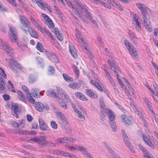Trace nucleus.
Returning a JSON list of instances; mask_svg holds the SVG:
<instances>
[{
	"label": "nucleus",
	"instance_id": "72a5a7b5",
	"mask_svg": "<svg viewBox=\"0 0 158 158\" xmlns=\"http://www.w3.org/2000/svg\"><path fill=\"white\" fill-rule=\"evenodd\" d=\"M56 115L57 118L60 119L62 122V123L66 121L65 116L61 112H57L56 113Z\"/></svg>",
	"mask_w": 158,
	"mask_h": 158
},
{
	"label": "nucleus",
	"instance_id": "ddd939ff",
	"mask_svg": "<svg viewBox=\"0 0 158 158\" xmlns=\"http://www.w3.org/2000/svg\"><path fill=\"white\" fill-rule=\"evenodd\" d=\"M0 46L6 52L9 53L10 50V46L6 41H3L0 38Z\"/></svg>",
	"mask_w": 158,
	"mask_h": 158
},
{
	"label": "nucleus",
	"instance_id": "7ed1b4c3",
	"mask_svg": "<svg viewBox=\"0 0 158 158\" xmlns=\"http://www.w3.org/2000/svg\"><path fill=\"white\" fill-rule=\"evenodd\" d=\"M124 41L125 45L130 51V53L131 56H136L137 52L135 48L133 45L127 40H124Z\"/></svg>",
	"mask_w": 158,
	"mask_h": 158
},
{
	"label": "nucleus",
	"instance_id": "4468645a",
	"mask_svg": "<svg viewBox=\"0 0 158 158\" xmlns=\"http://www.w3.org/2000/svg\"><path fill=\"white\" fill-rule=\"evenodd\" d=\"M121 117L123 119V122L127 124L131 125L133 124V119L131 117L126 116L124 114H123L121 116Z\"/></svg>",
	"mask_w": 158,
	"mask_h": 158
},
{
	"label": "nucleus",
	"instance_id": "680f3d73",
	"mask_svg": "<svg viewBox=\"0 0 158 158\" xmlns=\"http://www.w3.org/2000/svg\"><path fill=\"white\" fill-rule=\"evenodd\" d=\"M104 70L106 73V77L107 78V79L108 80L111 79V78L112 77L109 72L105 69H104Z\"/></svg>",
	"mask_w": 158,
	"mask_h": 158
},
{
	"label": "nucleus",
	"instance_id": "c03bdc74",
	"mask_svg": "<svg viewBox=\"0 0 158 158\" xmlns=\"http://www.w3.org/2000/svg\"><path fill=\"white\" fill-rule=\"evenodd\" d=\"M99 102L101 108L103 110H106L105 104L103 98L101 97L99 98Z\"/></svg>",
	"mask_w": 158,
	"mask_h": 158
},
{
	"label": "nucleus",
	"instance_id": "bf43d9fd",
	"mask_svg": "<svg viewBox=\"0 0 158 158\" xmlns=\"http://www.w3.org/2000/svg\"><path fill=\"white\" fill-rule=\"evenodd\" d=\"M5 81L3 79L2 76H0V85L1 86H5Z\"/></svg>",
	"mask_w": 158,
	"mask_h": 158
},
{
	"label": "nucleus",
	"instance_id": "cd10ccee",
	"mask_svg": "<svg viewBox=\"0 0 158 158\" xmlns=\"http://www.w3.org/2000/svg\"><path fill=\"white\" fill-rule=\"evenodd\" d=\"M103 143L106 148L112 156H113L115 155H116V153L108 145L106 142H104Z\"/></svg>",
	"mask_w": 158,
	"mask_h": 158
},
{
	"label": "nucleus",
	"instance_id": "09e8293b",
	"mask_svg": "<svg viewBox=\"0 0 158 158\" xmlns=\"http://www.w3.org/2000/svg\"><path fill=\"white\" fill-rule=\"evenodd\" d=\"M8 84L7 87L9 90L12 91V92H15V91L14 89L13 84L10 81H8Z\"/></svg>",
	"mask_w": 158,
	"mask_h": 158
},
{
	"label": "nucleus",
	"instance_id": "49530a36",
	"mask_svg": "<svg viewBox=\"0 0 158 158\" xmlns=\"http://www.w3.org/2000/svg\"><path fill=\"white\" fill-rule=\"evenodd\" d=\"M26 97L28 99L29 102L31 103L34 104L35 101V99L31 96L30 93L26 94Z\"/></svg>",
	"mask_w": 158,
	"mask_h": 158
},
{
	"label": "nucleus",
	"instance_id": "393cba45",
	"mask_svg": "<svg viewBox=\"0 0 158 158\" xmlns=\"http://www.w3.org/2000/svg\"><path fill=\"white\" fill-rule=\"evenodd\" d=\"M40 92V90L37 88H33L31 91V94L34 98H38L40 97V96L41 95V92Z\"/></svg>",
	"mask_w": 158,
	"mask_h": 158
},
{
	"label": "nucleus",
	"instance_id": "de8ad7c7",
	"mask_svg": "<svg viewBox=\"0 0 158 158\" xmlns=\"http://www.w3.org/2000/svg\"><path fill=\"white\" fill-rule=\"evenodd\" d=\"M63 76L64 80L67 82L72 81L73 80L72 77H70L68 75H67L65 74H63Z\"/></svg>",
	"mask_w": 158,
	"mask_h": 158
},
{
	"label": "nucleus",
	"instance_id": "b1692460",
	"mask_svg": "<svg viewBox=\"0 0 158 158\" xmlns=\"http://www.w3.org/2000/svg\"><path fill=\"white\" fill-rule=\"evenodd\" d=\"M10 59L13 64H14V66L16 69H19L23 72L24 71V68L19 64L18 63L16 60L13 58H11Z\"/></svg>",
	"mask_w": 158,
	"mask_h": 158
},
{
	"label": "nucleus",
	"instance_id": "774afa93",
	"mask_svg": "<svg viewBox=\"0 0 158 158\" xmlns=\"http://www.w3.org/2000/svg\"><path fill=\"white\" fill-rule=\"evenodd\" d=\"M22 88L23 89L26 93V94L30 93L28 89L25 86L22 85Z\"/></svg>",
	"mask_w": 158,
	"mask_h": 158
},
{
	"label": "nucleus",
	"instance_id": "bb28decb",
	"mask_svg": "<svg viewBox=\"0 0 158 158\" xmlns=\"http://www.w3.org/2000/svg\"><path fill=\"white\" fill-rule=\"evenodd\" d=\"M46 94L50 97H54L57 98L58 97L56 93L54 92L53 89H50L47 91Z\"/></svg>",
	"mask_w": 158,
	"mask_h": 158
},
{
	"label": "nucleus",
	"instance_id": "f03ea898",
	"mask_svg": "<svg viewBox=\"0 0 158 158\" xmlns=\"http://www.w3.org/2000/svg\"><path fill=\"white\" fill-rule=\"evenodd\" d=\"M19 18L20 21L24 27H21V29L26 34H27L29 31V29L30 27V23L28 19L23 15H19Z\"/></svg>",
	"mask_w": 158,
	"mask_h": 158
},
{
	"label": "nucleus",
	"instance_id": "a18cd8bd",
	"mask_svg": "<svg viewBox=\"0 0 158 158\" xmlns=\"http://www.w3.org/2000/svg\"><path fill=\"white\" fill-rule=\"evenodd\" d=\"M30 28L31 31H29L28 32H29L31 35L34 37L37 38V32L35 31L32 27Z\"/></svg>",
	"mask_w": 158,
	"mask_h": 158
},
{
	"label": "nucleus",
	"instance_id": "f704fd0d",
	"mask_svg": "<svg viewBox=\"0 0 158 158\" xmlns=\"http://www.w3.org/2000/svg\"><path fill=\"white\" fill-rule=\"evenodd\" d=\"M69 87L73 89H77L81 86V85L78 82H73L69 84Z\"/></svg>",
	"mask_w": 158,
	"mask_h": 158
},
{
	"label": "nucleus",
	"instance_id": "4c0bfd02",
	"mask_svg": "<svg viewBox=\"0 0 158 158\" xmlns=\"http://www.w3.org/2000/svg\"><path fill=\"white\" fill-rule=\"evenodd\" d=\"M17 94L19 99L23 102H25L26 100V98L24 96L23 94L20 91H18Z\"/></svg>",
	"mask_w": 158,
	"mask_h": 158
},
{
	"label": "nucleus",
	"instance_id": "dca6fc26",
	"mask_svg": "<svg viewBox=\"0 0 158 158\" xmlns=\"http://www.w3.org/2000/svg\"><path fill=\"white\" fill-rule=\"evenodd\" d=\"M85 92L87 95L91 98L96 99L98 97L97 94L92 89H87L85 90Z\"/></svg>",
	"mask_w": 158,
	"mask_h": 158
},
{
	"label": "nucleus",
	"instance_id": "1a4fd4ad",
	"mask_svg": "<svg viewBox=\"0 0 158 158\" xmlns=\"http://www.w3.org/2000/svg\"><path fill=\"white\" fill-rule=\"evenodd\" d=\"M35 107L36 109L40 111H43L45 108L47 110L49 109V107L48 105H44L40 102H36L35 104Z\"/></svg>",
	"mask_w": 158,
	"mask_h": 158
},
{
	"label": "nucleus",
	"instance_id": "ea45409f",
	"mask_svg": "<svg viewBox=\"0 0 158 158\" xmlns=\"http://www.w3.org/2000/svg\"><path fill=\"white\" fill-rule=\"evenodd\" d=\"M58 102L63 108L64 109H67V105L62 99H59L58 100Z\"/></svg>",
	"mask_w": 158,
	"mask_h": 158
},
{
	"label": "nucleus",
	"instance_id": "9b49d317",
	"mask_svg": "<svg viewBox=\"0 0 158 158\" xmlns=\"http://www.w3.org/2000/svg\"><path fill=\"white\" fill-rule=\"evenodd\" d=\"M139 147L144 154L143 157L147 158H154L152 154L144 148L141 144H139Z\"/></svg>",
	"mask_w": 158,
	"mask_h": 158
},
{
	"label": "nucleus",
	"instance_id": "aec40b11",
	"mask_svg": "<svg viewBox=\"0 0 158 158\" xmlns=\"http://www.w3.org/2000/svg\"><path fill=\"white\" fill-rule=\"evenodd\" d=\"M62 127L63 129H64L67 133H69L72 131L69 123L66 121L63 122Z\"/></svg>",
	"mask_w": 158,
	"mask_h": 158
},
{
	"label": "nucleus",
	"instance_id": "c9c22d12",
	"mask_svg": "<svg viewBox=\"0 0 158 158\" xmlns=\"http://www.w3.org/2000/svg\"><path fill=\"white\" fill-rule=\"evenodd\" d=\"M109 123L112 130L114 132L116 131L117 127L114 120L109 121Z\"/></svg>",
	"mask_w": 158,
	"mask_h": 158
},
{
	"label": "nucleus",
	"instance_id": "a878e982",
	"mask_svg": "<svg viewBox=\"0 0 158 158\" xmlns=\"http://www.w3.org/2000/svg\"><path fill=\"white\" fill-rule=\"evenodd\" d=\"M30 19L35 27L40 31L43 28L39 24V23L32 16L30 17Z\"/></svg>",
	"mask_w": 158,
	"mask_h": 158
},
{
	"label": "nucleus",
	"instance_id": "423d86ee",
	"mask_svg": "<svg viewBox=\"0 0 158 158\" xmlns=\"http://www.w3.org/2000/svg\"><path fill=\"white\" fill-rule=\"evenodd\" d=\"M48 137L45 135L40 136L37 137H35L34 139H31V140L35 142H36L37 143L42 145H46V140L47 139Z\"/></svg>",
	"mask_w": 158,
	"mask_h": 158
},
{
	"label": "nucleus",
	"instance_id": "6ab92c4d",
	"mask_svg": "<svg viewBox=\"0 0 158 158\" xmlns=\"http://www.w3.org/2000/svg\"><path fill=\"white\" fill-rule=\"evenodd\" d=\"M143 100L146 104V106L148 108L150 112H152V116H154L155 114L153 111L152 107L151 106V103L149 102L147 97H145L143 98Z\"/></svg>",
	"mask_w": 158,
	"mask_h": 158
},
{
	"label": "nucleus",
	"instance_id": "3c124183",
	"mask_svg": "<svg viewBox=\"0 0 158 158\" xmlns=\"http://www.w3.org/2000/svg\"><path fill=\"white\" fill-rule=\"evenodd\" d=\"M6 61L8 65L11 68L12 70H13L14 72H16L17 70L14 67H13L12 65L11 64V61L8 60L7 59H6Z\"/></svg>",
	"mask_w": 158,
	"mask_h": 158
},
{
	"label": "nucleus",
	"instance_id": "79ce46f5",
	"mask_svg": "<svg viewBox=\"0 0 158 158\" xmlns=\"http://www.w3.org/2000/svg\"><path fill=\"white\" fill-rule=\"evenodd\" d=\"M73 71L75 72L76 74V77L77 78L79 76V69L75 65H73Z\"/></svg>",
	"mask_w": 158,
	"mask_h": 158
},
{
	"label": "nucleus",
	"instance_id": "052dcab7",
	"mask_svg": "<svg viewBox=\"0 0 158 158\" xmlns=\"http://www.w3.org/2000/svg\"><path fill=\"white\" fill-rule=\"evenodd\" d=\"M0 74L1 76H2L3 78H5L6 77V75L5 73L3 70L1 68H0Z\"/></svg>",
	"mask_w": 158,
	"mask_h": 158
},
{
	"label": "nucleus",
	"instance_id": "864d4df0",
	"mask_svg": "<svg viewBox=\"0 0 158 158\" xmlns=\"http://www.w3.org/2000/svg\"><path fill=\"white\" fill-rule=\"evenodd\" d=\"M136 25L135 26V29L136 30V31L139 32L141 30V26L140 24V23H139V22L135 23Z\"/></svg>",
	"mask_w": 158,
	"mask_h": 158
},
{
	"label": "nucleus",
	"instance_id": "473e14b6",
	"mask_svg": "<svg viewBox=\"0 0 158 158\" xmlns=\"http://www.w3.org/2000/svg\"><path fill=\"white\" fill-rule=\"evenodd\" d=\"M67 139L66 137H63L57 138L55 141V143L57 144L58 143H66L68 142H67L66 140Z\"/></svg>",
	"mask_w": 158,
	"mask_h": 158
},
{
	"label": "nucleus",
	"instance_id": "f257e3e1",
	"mask_svg": "<svg viewBox=\"0 0 158 158\" xmlns=\"http://www.w3.org/2000/svg\"><path fill=\"white\" fill-rule=\"evenodd\" d=\"M37 49L41 52H44L46 54V55L48 56L49 58L52 60L53 61L56 63L58 62V60L57 57L52 53L48 52L44 48V47L42 44L38 42L36 45Z\"/></svg>",
	"mask_w": 158,
	"mask_h": 158
},
{
	"label": "nucleus",
	"instance_id": "412c9836",
	"mask_svg": "<svg viewBox=\"0 0 158 158\" xmlns=\"http://www.w3.org/2000/svg\"><path fill=\"white\" fill-rule=\"evenodd\" d=\"M142 135L143 140L146 144L151 147L152 148L154 149V146L150 139L146 135L143 134H142Z\"/></svg>",
	"mask_w": 158,
	"mask_h": 158
},
{
	"label": "nucleus",
	"instance_id": "0e129e2a",
	"mask_svg": "<svg viewBox=\"0 0 158 158\" xmlns=\"http://www.w3.org/2000/svg\"><path fill=\"white\" fill-rule=\"evenodd\" d=\"M66 138L67 139L66 141L68 142L67 143H69V142L74 143L76 141V139L73 138L66 137Z\"/></svg>",
	"mask_w": 158,
	"mask_h": 158
},
{
	"label": "nucleus",
	"instance_id": "58836bf2",
	"mask_svg": "<svg viewBox=\"0 0 158 158\" xmlns=\"http://www.w3.org/2000/svg\"><path fill=\"white\" fill-rule=\"evenodd\" d=\"M57 90L59 94L62 97L67 94L66 92L60 87H57Z\"/></svg>",
	"mask_w": 158,
	"mask_h": 158
},
{
	"label": "nucleus",
	"instance_id": "13d9d810",
	"mask_svg": "<svg viewBox=\"0 0 158 158\" xmlns=\"http://www.w3.org/2000/svg\"><path fill=\"white\" fill-rule=\"evenodd\" d=\"M51 127L54 129H56L57 128V126L56 123L54 121H52L51 122Z\"/></svg>",
	"mask_w": 158,
	"mask_h": 158
},
{
	"label": "nucleus",
	"instance_id": "7c9ffc66",
	"mask_svg": "<svg viewBox=\"0 0 158 158\" xmlns=\"http://www.w3.org/2000/svg\"><path fill=\"white\" fill-rule=\"evenodd\" d=\"M39 122L40 129L42 131H45L47 129V126L42 119H39Z\"/></svg>",
	"mask_w": 158,
	"mask_h": 158
},
{
	"label": "nucleus",
	"instance_id": "5701e85b",
	"mask_svg": "<svg viewBox=\"0 0 158 158\" xmlns=\"http://www.w3.org/2000/svg\"><path fill=\"white\" fill-rule=\"evenodd\" d=\"M106 112L108 116L109 121L114 120L115 115L112 110L109 109H106Z\"/></svg>",
	"mask_w": 158,
	"mask_h": 158
},
{
	"label": "nucleus",
	"instance_id": "c85d7f7f",
	"mask_svg": "<svg viewBox=\"0 0 158 158\" xmlns=\"http://www.w3.org/2000/svg\"><path fill=\"white\" fill-rule=\"evenodd\" d=\"M69 50L72 55L74 57L77 56V53L74 47L71 44L69 45Z\"/></svg>",
	"mask_w": 158,
	"mask_h": 158
},
{
	"label": "nucleus",
	"instance_id": "a19ab883",
	"mask_svg": "<svg viewBox=\"0 0 158 158\" xmlns=\"http://www.w3.org/2000/svg\"><path fill=\"white\" fill-rule=\"evenodd\" d=\"M133 109L134 110L136 114H137L138 116L139 117L140 119H142V114L139 111L138 109L135 106H134Z\"/></svg>",
	"mask_w": 158,
	"mask_h": 158
},
{
	"label": "nucleus",
	"instance_id": "f3484780",
	"mask_svg": "<svg viewBox=\"0 0 158 158\" xmlns=\"http://www.w3.org/2000/svg\"><path fill=\"white\" fill-rule=\"evenodd\" d=\"M11 110L13 111V115L17 118H18V115L20 113V110L19 109V106L17 105H12Z\"/></svg>",
	"mask_w": 158,
	"mask_h": 158
},
{
	"label": "nucleus",
	"instance_id": "39448f33",
	"mask_svg": "<svg viewBox=\"0 0 158 158\" xmlns=\"http://www.w3.org/2000/svg\"><path fill=\"white\" fill-rule=\"evenodd\" d=\"M111 59H108L107 61V62L111 69L114 71V74L116 75L117 74H118L116 70H117L118 71L120 72V69L119 67L116 66L115 65L114 59L113 58L111 57Z\"/></svg>",
	"mask_w": 158,
	"mask_h": 158
},
{
	"label": "nucleus",
	"instance_id": "f8f14e48",
	"mask_svg": "<svg viewBox=\"0 0 158 158\" xmlns=\"http://www.w3.org/2000/svg\"><path fill=\"white\" fill-rule=\"evenodd\" d=\"M36 3L42 9L45 10V7H46L48 11L52 12L51 8L50 6L47 3H43L42 2L41 0H35Z\"/></svg>",
	"mask_w": 158,
	"mask_h": 158
},
{
	"label": "nucleus",
	"instance_id": "0eeeda50",
	"mask_svg": "<svg viewBox=\"0 0 158 158\" xmlns=\"http://www.w3.org/2000/svg\"><path fill=\"white\" fill-rule=\"evenodd\" d=\"M42 16L45 20L46 24L48 26V27L52 30V31H53L52 30L54 28V25L51 19L48 16L45 14H42Z\"/></svg>",
	"mask_w": 158,
	"mask_h": 158
},
{
	"label": "nucleus",
	"instance_id": "69168bd1",
	"mask_svg": "<svg viewBox=\"0 0 158 158\" xmlns=\"http://www.w3.org/2000/svg\"><path fill=\"white\" fill-rule=\"evenodd\" d=\"M46 145H48L50 147H56V143L47 141Z\"/></svg>",
	"mask_w": 158,
	"mask_h": 158
},
{
	"label": "nucleus",
	"instance_id": "2eb2a0df",
	"mask_svg": "<svg viewBox=\"0 0 158 158\" xmlns=\"http://www.w3.org/2000/svg\"><path fill=\"white\" fill-rule=\"evenodd\" d=\"M136 6L143 14V15L146 16V14L148 8L144 4L141 3H137Z\"/></svg>",
	"mask_w": 158,
	"mask_h": 158
},
{
	"label": "nucleus",
	"instance_id": "5fc2aeb1",
	"mask_svg": "<svg viewBox=\"0 0 158 158\" xmlns=\"http://www.w3.org/2000/svg\"><path fill=\"white\" fill-rule=\"evenodd\" d=\"M113 6H114L115 8H117L118 9H119L121 11L123 10V7L121 6V5L119 3H117L116 2H115V3L113 5Z\"/></svg>",
	"mask_w": 158,
	"mask_h": 158
},
{
	"label": "nucleus",
	"instance_id": "603ef678",
	"mask_svg": "<svg viewBox=\"0 0 158 158\" xmlns=\"http://www.w3.org/2000/svg\"><path fill=\"white\" fill-rule=\"evenodd\" d=\"M25 126V123H24V120L22 119L19 123V127L18 128L19 129H22Z\"/></svg>",
	"mask_w": 158,
	"mask_h": 158
},
{
	"label": "nucleus",
	"instance_id": "2f4dec72",
	"mask_svg": "<svg viewBox=\"0 0 158 158\" xmlns=\"http://www.w3.org/2000/svg\"><path fill=\"white\" fill-rule=\"evenodd\" d=\"M40 31L43 34L46 35L50 37L52 39H54L53 36L51 34V32L46 28L44 27L43 28L40 30Z\"/></svg>",
	"mask_w": 158,
	"mask_h": 158
},
{
	"label": "nucleus",
	"instance_id": "e2e57ef3",
	"mask_svg": "<svg viewBox=\"0 0 158 158\" xmlns=\"http://www.w3.org/2000/svg\"><path fill=\"white\" fill-rule=\"evenodd\" d=\"M8 2L12 4L13 6H16L17 5L16 1L15 0H6Z\"/></svg>",
	"mask_w": 158,
	"mask_h": 158
},
{
	"label": "nucleus",
	"instance_id": "20e7f679",
	"mask_svg": "<svg viewBox=\"0 0 158 158\" xmlns=\"http://www.w3.org/2000/svg\"><path fill=\"white\" fill-rule=\"evenodd\" d=\"M122 133L123 135V140L124 143L127 146L130 150L132 152L135 153V151L134 150L132 144L130 142L129 139L125 132L123 130H122Z\"/></svg>",
	"mask_w": 158,
	"mask_h": 158
},
{
	"label": "nucleus",
	"instance_id": "9d476101",
	"mask_svg": "<svg viewBox=\"0 0 158 158\" xmlns=\"http://www.w3.org/2000/svg\"><path fill=\"white\" fill-rule=\"evenodd\" d=\"M9 30L11 35V36L13 38H10L11 41L13 42H16L17 39H18L17 37V32L16 28L13 27H9Z\"/></svg>",
	"mask_w": 158,
	"mask_h": 158
},
{
	"label": "nucleus",
	"instance_id": "338daca9",
	"mask_svg": "<svg viewBox=\"0 0 158 158\" xmlns=\"http://www.w3.org/2000/svg\"><path fill=\"white\" fill-rule=\"evenodd\" d=\"M11 124L15 128H18L19 127V123L16 121H13L11 122Z\"/></svg>",
	"mask_w": 158,
	"mask_h": 158
},
{
	"label": "nucleus",
	"instance_id": "c756f323",
	"mask_svg": "<svg viewBox=\"0 0 158 158\" xmlns=\"http://www.w3.org/2000/svg\"><path fill=\"white\" fill-rule=\"evenodd\" d=\"M75 96L79 99L87 101L88 99L85 96L81 93L80 92H77L75 93Z\"/></svg>",
	"mask_w": 158,
	"mask_h": 158
},
{
	"label": "nucleus",
	"instance_id": "37998d69",
	"mask_svg": "<svg viewBox=\"0 0 158 158\" xmlns=\"http://www.w3.org/2000/svg\"><path fill=\"white\" fill-rule=\"evenodd\" d=\"M100 3L104 6L106 8L110 9L111 8V6L107 3V2L105 0L101 1Z\"/></svg>",
	"mask_w": 158,
	"mask_h": 158
},
{
	"label": "nucleus",
	"instance_id": "e433bc0d",
	"mask_svg": "<svg viewBox=\"0 0 158 158\" xmlns=\"http://www.w3.org/2000/svg\"><path fill=\"white\" fill-rule=\"evenodd\" d=\"M37 79L36 76L34 75H31L30 76L29 78V81L30 83H32L35 82Z\"/></svg>",
	"mask_w": 158,
	"mask_h": 158
},
{
	"label": "nucleus",
	"instance_id": "6e6552de",
	"mask_svg": "<svg viewBox=\"0 0 158 158\" xmlns=\"http://www.w3.org/2000/svg\"><path fill=\"white\" fill-rule=\"evenodd\" d=\"M75 36L78 41L81 44V45L85 49L87 50V47L88 46V45L84 42L83 36L81 34L80 32L79 31L77 32L75 35Z\"/></svg>",
	"mask_w": 158,
	"mask_h": 158
},
{
	"label": "nucleus",
	"instance_id": "4d7b16f0",
	"mask_svg": "<svg viewBox=\"0 0 158 158\" xmlns=\"http://www.w3.org/2000/svg\"><path fill=\"white\" fill-rule=\"evenodd\" d=\"M87 150V149L83 146H80L79 147V151L81 152L84 155L86 154L88 152Z\"/></svg>",
	"mask_w": 158,
	"mask_h": 158
},
{
	"label": "nucleus",
	"instance_id": "6e6d98bb",
	"mask_svg": "<svg viewBox=\"0 0 158 158\" xmlns=\"http://www.w3.org/2000/svg\"><path fill=\"white\" fill-rule=\"evenodd\" d=\"M36 61L41 67H42L44 66L43 60L40 57L37 58L36 59Z\"/></svg>",
	"mask_w": 158,
	"mask_h": 158
},
{
	"label": "nucleus",
	"instance_id": "4be33fe9",
	"mask_svg": "<svg viewBox=\"0 0 158 158\" xmlns=\"http://www.w3.org/2000/svg\"><path fill=\"white\" fill-rule=\"evenodd\" d=\"M128 34L131 40L132 41V42L135 44L137 43L138 41V38L137 37L134 32L133 31L130 30L128 32Z\"/></svg>",
	"mask_w": 158,
	"mask_h": 158
},
{
	"label": "nucleus",
	"instance_id": "a211bd4d",
	"mask_svg": "<svg viewBox=\"0 0 158 158\" xmlns=\"http://www.w3.org/2000/svg\"><path fill=\"white\" fill-rule=\"evenodd\" d=\"M143 18L144 23V26L147 30L149 31H151L152 27L150 22H148L146 16L143 15Z\"/></svg>",
	"mask_w": 158,
	"mask_h": 158
},
{
	"label": "nucleus",
	"instance_id": "8fccbe9b",
	"mask_svg": "<svg viewBox=\"0 0 158 158\" xmlns=\"http://www.w3.org/2000/svg\"><path fill=\"white\" fill-rule=\"evenodd\" d=\"M55 69L53 66H50L48 67V71L49 74V75H52L55 72Z\"/></svg>",
	"mask_w": 158,
	"mask_h": 158
}]
</instances>
